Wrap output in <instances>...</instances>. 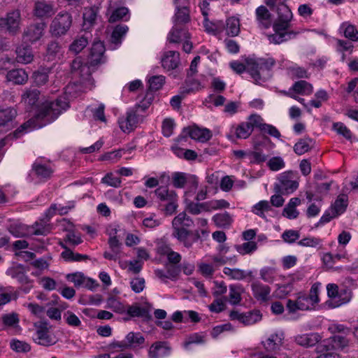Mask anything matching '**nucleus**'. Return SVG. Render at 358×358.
Instances as JSON below:
<instances>
[{
	"instance_id": "a211bd4d",
	"label": "nucleus",
	"mask_w": 358,
	"mask_h": 358,
	"mask_svg": "<svg viewBox=\"0 0 358 358\" xmlns=\"http://www.w3.org/2000/svg\"><path fill=\"white\" fill-rule=\"evenodd\" d=\"M255 117H258L257 114L250 115L247 122L240 123L235 129V135L237 138H248L252 133L254 128H257L253 122ZM257 121V119H255Z\"/></svg>"
},
{
	"instance_id": "a19ab883",
	"label": "nucleus",
	"mask_w": 358,
	"mask_h": 358,
	"mask_svg": "<svg viewBox=\"0 0 358 358\" xmlns=\"http://www.w3.org/2000/svg\"><path fill=\"white\" fill-rule=\"evenodd\" d=\"M53 7L50 3L45 1H37L34 5V15L38 17L50 16L52 14Z\"/></svg>"
},
{
	"instance_id": "5701e85b",
	"label": "nucleus",
	"mask_w": 358,
	"mask_h": 358,
	"mask_svg": "<svg viewBox=\"0 0 358 358\" xmlns=\"http://www.w3.org/2000/svg\"><path fill=\"white\" fill-rule=\"evenodd\" d=\"M161 62L163 68L168 71L176 69L180 62V53L173 50L167 51L164 52Z\"/></svg>"
},
{
	"instance_id": "c85d7f7f",
	"label": "nucleus",
	"mask_w": 358,
	"mask_h": 358,
	"mask_svg": "<svg viewBox=\"0 0 358 358\" xmlns=\"http://www.w3.org/2000/svg\"><path fill=\"white\" fill-rule=\"evenodd\" d=\"M8 273L11 278L17 279L22 285H29L33 282L25 274L24 266L22 264H18L15 267L11 268Z\"/></svg>"
},
{
	"instance_id": "ddd939ff",
	"label": "nucleus",
	"mask_w": 358,
	"mask_h": 358,
	"mask_svg": "<svg viewBox=\"0 0 358 358\" xmlns=\"http://www.w3.org/2000/svg\"><path fill=\"white\" fill-rule=\"evenodd\" d=\"M172 348L167 341H156L153 343L148 350L149 358H162L171 355Z\"/></svg>"
},
{
	"instance_id": "ea45409f",
	"label": "nucleus",
	"mask_w": 358,
	"mask_h": 358,
	"mask_svg": "<svg viewBox=\"0 0 358 358\" xmlns=\"http://www.w3.org/2000/svg\"><path fill=\"white\" fill-rule=\"evenodd\" d=\"M244 292L243 285L240 284H233L229 285V301L232 305H238L242 300L241 294Z\"/></svg>"
},
{
	"instance_id": "4be33fe9",
	"label": "nucleus",
	"mask_w": 358,
	"mask_h": 358,
	"mask_svg": "<svg viewBox=\"0 0 358 358\" xmlns=\"http://www.w3.org/2000/svg\"><path fill=\"white\" fill-rule=\"evenodd\" d=\"M254 118L255 120L257 119V121L254 120L253 122L257 125V128L263 134V139L270 141L268 137L264 136L266 134L277 138L280 137L281 135L278 129L271 124L264 123L263 118L259 115H258V117H255Z\"/></svg>"
},
{
	"instance_id": "79ce46f5",
	"label": "nucleus",
	"mask_w": 358,
	"mask_h": 358,
	"mask_svg": "<svg viewBox=\"0 0 358 358\" xmlns=\"http://www.w3.org/2000/svg\"><path fill=\"white\" fill-rule=\"evenodd\" d=\"M124 341L127 348H136L142 345L145 343V338L140 332H129L126 336Z\"/></svg>"
},
{
	"instance_id": "69168bd1",
	"label": "nucleus",
	"mask_w": 358,
	"mask_h": 358,
	"mask_svg": "<svg viewBox=\"0 0 358 358\" xmlns=\"http://www.w3.org/2000/svg\"><path fill=\"white\" fill-rule=\"evenodd\" d=\"M10 348L17 352H28L31 350V346L26 342L13 339L10 343Z\"/></svg>"
},
{
	"instance_id": "13d9d810",
	"label": "nucleus",
	"mask_w": 358,
	"mask_h": 358,
	"mask_svg": "<svg viewBox=\"0 0 358 358\" xmlns=\"http://www.w3.org/2000/svg\"><path fill=\"white\" fill-rule=\"evenodd\" d=\"M223 273L230 278L237 280H241L247 277L246 272L239 268H230L224 267Z\"/></svg>"
},
{
	"instance_id": "cd10ccee",
	"label": "nucleus",
	"mask_w": 358,
	"mask_h": 358,
	"mask_svg": "<svg viewBox=\"0 0 358 358\" xmlns=\"http://www.w3.org/2000/svg\"><path fill=\"white\" fill-rule=\"evenodd\" d=\"M322 343L329 346V350H343L348 346V340L345 336L334 335L328 339L323 340Z\"/></svg>"
},
{
	"instance_id": "5fc2aeb1",
	"label": "nucleus",
	"mask_w": 358,
	"mask_h": 358,
	"mask_svg": "<svg viewBox=\"0 0 358 358\" xmlns=\"http://www.w3.org/2000/svg\"><path fill=\"white\" fill-rule=\"evenodd\" d=\"M206 342V334L204 333H194L188 336L184 342V348L187 349L192 344H203Z\"/></svg>"
},
{
	"instance_id": "412c9836",
	"label": "nucleus",
	"mask_w": 358,
	"mask_h": 358,
	"mask_svg": "<svg viewBox=\"0 0 358 358\" xmlns=\"http://www.w3.org/2000/svg\"><path fill=\"white\" fill-rule=\"evenodd\" d=\"M200 234L198 230H179L177 233V240L183 244V245L189 248L193 243L197 242L200 239Z\"/></svg>"
},
{
	"instance_id": "3c124183",
	"label": "nucleus",
	"mask_w": 358,
	"mask_h": 358,
	"mask_svg": "<svg viewBox=\"0 0 358 358\" xmlns=\"http://www.w3.org/2000/svg\"><path fill=\"white\" fill-rule=\"evenodd\" d=\"M262 142L254 141L255 151L250 152L248 153V155L252 156L253 158V159L251 160V162L260 164L264 162L267 159V156L260 151V146L262 145Z\"/></svg>"
},
{
	"instance_id": "20e7f679",
	"label": "nucleus",
	"mask_w": 358,
	"mask_h": 358,
	"mask_svg": "<svg viewBox=\"0 0 358 358\" xmlns=\"http://www.w3.org/2000/svg\"><path fill=\"white\" fill-rule=\"evenodd\" d=\"M320 283H314L309 294L299 293L296 300L288 299L286 308L289 313H294L297 310H309L313 309L315 304L319 303Z\"/></svg>"
},
{
	"instance_id": "bb28decb",
	"label": "nucleus",
	"mask_w": 358,
	"mask_h": 358,
	"mask_svg": "<svg viewBox=\"0 0 358 358\" xmlns=\"http://www.w3.org/2000/svg\"><path fill=\"white\" fill-rule=\"evenodd\" d=\"M176 6V13L173 16V22L175 23V25L180 26L189 22L191 18L189 8L186 6L182 7L179 5Z\"/></svg>"
},
{
	"instance_id": "603ef678",
	"label": "nucleus",
	"mask_w": 358,
	"mask_h": 358,
	"mask_svg": "<svg viewBox=\"0 0 358 358\" xmlns=\"http://www.w3.org/2000/svg\"><path fill=\"white\" fill-rule=\"evenodd\" d=\"M106 307L111 309L115 313L120 314H122L126 312V307L124 305L114 296H110L107 299Z\"/></svg>"
},
{
	"instance_id": "4d7b16f0",
	"label": "nucleus",
	"mask_w": 358,
	"mask_h": 358,
	"mask_svg": "<svg viewBox=\"0 0 358 358\" xmlns=\"http://www.w3.org/2000/svg\"><path fill=\"white\" fill-rule=\"evenodd\" d=\"M40 92L36 90H28L22 95V98L29 106H35L39 99Z\"/></svg>"
},
{
	"instance_id": "aec40b11",
	"label": "nucleus",
	"mask_w": 358,
	"mask_h": 358,
	"mask_svg": "<svg viewBox=\"0 0 358 358\" xmlns=\"http://www.w3.org/2000/svg\"><path fill=\"white\" fill-rule=\"evenodd\" d=\"M98 19V8L95 7L85 8L83 13V30L87 31L91 30L96 24Z\"/></svg>"
},
{
	"instance_id": "c9c22d12",
	"label": "nucleus",
	"mask_w": 358,
	"mask_h": 358,
	"mask_svg": "<svg viewBox=\"0 0 358 358\" xmlns=\"http://www.w3.org/2000/svg\"><path fill=\"white\" fill-rule=\"evenodd\" d=\"M212 220L217 227L227 229L231 225L233 218L228 212L224 211L213 215Z\"/></svg>"
},
{
	"instance_id": "0eeeda50",
	"label": "nucleus",
	"mask_w": 358,
	"mask_h": 358,
	"mask_svg": "<svg viewBox=\"0 0 358 358\" xmlns=\"http://www.w3.org/2000/svg\"><path fill=\"white\" fill-rule=\"evenodd\" d=\"M21 21L20 10H11L7 12L4 17H0V31L11 36L17 35L20 30Z\"/></svg>"
},
{
	"instance_id": "c756f323",
	"label": "nucleus",
	"mask_w": 358,
	"mask_h": 358,
	"mask_svg": "<svg viewBox=\"0 0 358 358\" xmlns=\"http://www.w3.org/2000/svg\"><path fill=\"white\" fill-rule=\"evenodd\" d=\"M130 317H141L146 320L151 318L148 308L141 307L138 303H134L126 308V312Z\"/></svg>"
},
{
	"instance_id": "4468645a",
	"label": "nucleus",
	"mask_w": 358,
	"mask_h": 358,
	"mask_svg": "<svg viewBox=\"0 0 358 358\" xmlns=\"http://www.w3.org/2000/svg\"><path fill=\"white\" fill-rule=\"evenodd\" d=\"M137 110H130L127 112L125 118H120L118 123L120 129L124 132H130L137 127L140 117L137 114Z\"/></svg>"
},
{
	"instance_id": "393cba45",
	"label": "nucleus",
	"mask_w": 358,
	"mask_h": 358,
	"mask_svg": "<svg viewBox=\"0 0 358 358\" xmlns=\"http://www.w3.org/2000/svg\"><path fill=\"white\" fill-rule=\"evenodd\" d=\"M50 73V68L40 66L32 73L31 78L33 80V83L37 87L45 85L49 80V74Z\"/></svg>"
},
{
	"instance_id": "f03ea898",
	"label": "nucleus",
	"mask_w": 358,
	"mask_h": 358,
	"mask_svg": "<svg viewBox=\"0 0 358 358\" xmlns=\"http://www.w3.org/2000/svg\"><path fill=\"white\" fill-rule=\"evenodd\" d=\"M285 1V0H280L276 6L278 17L272 24L274 33L268 35L270 43L274 44H280L294 38L299 34L298 31L290 29L293 14Z\"/></svg>"
},
{
	"instance_id": "37998d69",
	"label": "nucleus",
	"mask_w": 358,
	"mask_h": 358,
	"mask_svg": "<svg viewBox=\"0 0 358 358\" xmlns=\"http://www.w3.org/2000/svg\"><path fill=\"white\" fill-rule=\"evenodd\" d=\"M155 195L157 199L162 202H169L177 198V194L175 191L169 190L167 187H159L155 190Z\"/></svg>"
},
{
	"instance_id": "338daca9",
	"label": "nucleus",
	"mask_w": 358,
	"mask_h": 358,
	"mask_svg": "<svg viewBox=\"0 0 358 358\" xmlns=\"http://www.w3.org/2000/svg\"><path fill=\"white\" fill-rule=\"evenodd\" d=\"M187 182L186 174L182 172H174L172 174V184L176 188H183Z\"/></svg>"
},
{
	"instance_id": "0e129e2a",
	"label": "nucleus",
	"mask_w": 358,
	"mask_h": 358,
	"mask_svg": "<svg viewBox=\"0 0 358 358\" xmlns=\"http://www.w3.org/2000/svg\"><path fill=\"white\" fill-rule=\"evenodd\" d=\"M149 89L150 91H157L162 87L165 83V77L164 76H153L149 80Z\"/></svg>"
},
{
	"instance_id": "8fccbe9b",
	"label": "nucleus",
	"mask_w": 358,
	"mask_h": 358,
	"mask_svg": "<svg viewBox=\"0 0 358 358\" xmlns=\"http://www.w3.org/2000/svg\"><path fill=\"white\" fill-rule=\"evenodd\" d=\"M227 34L230 36H238L240 32L239 20L235 17H231L226 21Z\"/></svg>"
},
{
	"instance_id": "6e6d98bb",
	"label": "nucleus",
	"mask_w": 358,
	"mask_h": 358,
	"mask_svg": "<svg viewBox=\"0 0 358 358\" xmlns=\"http://www.w3.org/2000/svg\"><path fill=\"white\" fill-rule=\"evenodd\" d=\"M298 245L303 247L318 248H321L322 240L314 236L306 237L298 242Z\"/></svg>"
},
{
	"instance_id": "680f3d73",
	"label": "nucleus",
	"mask_w": 358,
	"mask_h": 358,
	"mask_svg": "<svg viewBox=\"0 0 358 358\" xmlns=\"http://www.w3.org/2000/svg\"><path fill=\"white\" fill-rule=\"evenodd\" d=\"M61 48L62 46L59 43L55 41L49 42L46 48L48 60H53L56 57L57 55L60 52Z\"/></svg>"
},
{
	"instance_id": "dca6fc26",
	"label": "nucleus",
	"mask_w": 358,
	"mask_h": 358,
	"mask_svg": "<svg viewBox=\"0 0 358 358\" xmlns=\"http://www.w3.org/2000/svg\"><path fill=\"white\" fill-rule=\"evenodd\" d=\"M54 171L48 165L35 162L32 164L30 175L36 176L38 182H44L51 178Z\"/></svg>"
},
{
	"instance_id": "bf43d9fd",
	"label": "nucleus",
	"mask_w": 358,
	"mask_h": 358,
	"mask_svg": "<svg viewBox=\"0 0 358 358\" xmlns=\"http://www.w3.org/2000/svg\"><path fill=\"white\" fill-rule=\"evenodd\" d=\"M236 251L242 255L250 254L257 248V243L253 241H248L241 245H235Z\"/></svg>"
},
{
	"instance_id": "6e6552de",
	"label": "nucleus",
	"mask_w": 358,
	"mask_h": 358,
	"mask_svg": "<svg viewBox=\"0 0 358 358\" xmlns=\"http://www.w3.org/2000/svg\"><path fill=\"white\" fill-rule=\"evenodd\" d=\"M296 173L292 171L281 173L278 178L279 183L275 184V193L289 194L294 192L299 187V182L294 180Z\"/></svg>"
},
{
	"instance_id": "423d86ee",
	"label": "nucleus",
	"mask_w": 358,
	"mask_h": 358,
	"mask_svg": "<svg viewBox=\"0 0 358 358\" xmlns=\"http://www.w3.org/2000/svg\"><path fill=\"white\" fill-rule=\"evenodd\" d=\"M73 23V17L67 11L59 12L52 20L50 25V33L54 37L65 36L70 30Z\"/></svg>"
},
{
	"instance_id": "7ed1b4c3",
	"label": "nucleus",
	"mask_w": 358,
	"mask_h": 358,
	"mask_svg": "<svg viewBox=\"0 0 358 358\" xmlns=\"http://www.w3.org/2000/svg\"><path fill=\"white\" fill-rule=\"evenodd\" d=\"M105 46L103 42L98 41L92 43L90 52L86 62H83L81 57H76L71 63L73 72H78L81 78L87 80L92 74L91 69L104 62L103 55Z\"/></svg>"
},
{
	"instance_id": "7c9ffc66",
	"label": "nucleus",
	"mask_w": 358,
	"mask_h": 358,
	"mask_svg": "<svg viewBox=\"0 0 358 358\" xmlns=\"http://www.w3.org/2000/svg\"><path fill=\"white\" fill-rule=\"evenodd\" d=\"M283 339L282 334H273L266 341L262 342L264 349L267 352H274L279 350Z\"/></svg>"
},
{
	"instance_id": "6ab92c4d",
	"label": "nucleus",
	"mask_w": 358,
	"mask_h": 358,
	"mask_svg": "<svg viewBox=\"0 0 358 358\" xmlns=\"http://www.w3.org/2000/svg\"><path fill=\"white\" fill-rule=\"evenodd\" d=\"M322 336L319 333L312 332L297 335L295 336L294 341L299 345L308 348L316 345H317L322 341Z\"/></svg>"
},
{
	"instance_id": "f704fd0d",
	"label": "nucleus",
	"mask_w": 358,
	"mask_h": 358,
	"mask_svg": "<svg viewBox=\"0 0 358 358\" xmlns=\"http://www.w3.org/2000/svg\"><path fill=\"white\" fill-rule=\"evenodd\" d=\"M17 116V110L12 107L0 109V127L12 125Z\"/></svg>"
},
{
	"instance_id": "052dcab7",
	"label": "nucleus",
	"mask_w": 358,
	"mask_h": 358,
	"mask_svg": "<svg viewBox=\"0 0 358 358\" xmlns=\"http://www.w3.org/2000/svg\"><path fill=\"white\" fill-rule=\"evenodd\" d=\"M352 296V292L350 289L347 287L339 289V292L337 296L338 301H336V304L333 307H338L342 304H345L350 301Z\"/></svg>"
},
{
	"instance_id": "b1692460",
	"label": "nucleus",
	"mask_w": 358,
	"mask_h": 358,
	"mask_svg": "<svg viewBox=\"0 0 358 358\" xmlns=\"http://www.w3.org/2000/svg\"><path fill=\"white\" fill-rule=\"evenodd\" d=\"M182 39H190L189 33L185 28L175 25L168 34V41L171 43H180Z\"/></svg>"
},
{
	"instance_id": "a878e982",
	"label": "nucleus",
	"mask_w": 358,
	"mask_h": 358,
	"mask_svg": "<svg viewBox=\"0 0 358 358\" xmlns=\"http://www.w3.org/2000/svg\"><path fill=\"white\" fill-rule=\"evenodd\" d=\"M256 17L260 28L268 29L271 26V14L265 6H260L256 9Z\"/></svg>"
},
{
	"instance_id": "864d4df0",
	"label": "nucleus",
	"mask_w": 358,
	"mask_h": 358,
	"mask_svg": "<svg viewBox=\"0 0 358 358\" xmlns=\"http://www.w3.org/2000/svg\"><path fill=\"white\" fill-rule=\"evenodd\" d=\"M8 231L15 237H24L28 234L27 227L21 223L11 224L8 227Z\"/></svg>"
},
{
	"instance_id": "e433bc0d",
	"label": "nucleus",
	"mask_w": 358,
	"mask_h": 358,
	"mask_svg": "<svg viewBox=\"0 0 358 358\" xmlns=\"http://www.w3.org/2000/svg\"><path fill=\"white\" fill-rule=\"evenodd\" d=\"M130 17L129 10L127 7H118L114 9L109 18L108 22L110 23H115L118 21H127Z\"/></svg>"
},
{
	"instance_id": "58836bf2",
	"label": "nucleus",
	"mask_w": 358,
	"mask_h": 358,
	"mask_svg": "<svg viewBox=\"0 0 358 358\" xmlns=\"http://www.w3.org/2000/svg\"><path fill=\"white\" fill-rule=\"evenodd\" d=\"M348 196L340 194L331 206V211L334 213V216H338L343 213L348 205Z\"/></svg>"
},
{
	"instance_id": "a18cd8bd",
	"label": "nucleus",
	"mask_w": 358,
	"mask_h": 358,
	"mask_svg": "<svg viewBox=\"0 0 358 358\" xmlns=\"http://www.w3.org/2000/svg\"><path fill=\"white\" fill-rule=\"evenodd\" d=\"M89 43V37L83 35L76 38L69 45V51L74 54L80 52Z\"/></svg>"
},
{
	"instance_id": "c03bdc74",
	"label": "nucleus",
	"mask_w": 358,
	"mask_h": 358,
	"mask_svg": "<svg viewBox=\"0 0 358 358\" xmlns=\"http://www.w3.org/2000/svg\"><path fill=\"white\" fill-rule=\"evenodd\" d=\"M129 28L125 24H117L113 29V31L110 36V41L112 43L115 45L120 44L122 43V38L127 33Z\"/></svg>"
},
{
	"instance_id": "f8f14e48",
	"label": "nucleus",
	"mask_w": 358,
	"mask_h": 358,
	"mask_svg": "<svg viewBox=\"0 0 358 358\" xmlns=\"http://www.w3.org/2000/svg\"><path fill=\"white\" fill-rule=\"evenodd\" d=\"M182 134L185 136L180 135L178 139L186 138L188 135L191 138L198 141L201 143H205L209 141L212 137V132L210 129L204 128L200 129L198 127H185L182 130Z\"/></svg>"
},
{
	"instance_id": "2eb2a0df",
	"label": "nucleus",
	"mask_w": 358,
	"mask_h": 358,
	"mask_svg": "<svg viewBox=\"0 0 358 358\" xmlns=\"http://www.w3.org/2000/svg\"><path fill=\"white\" fill-rule=\"evenodd\" d=\"M194 225V221L192 219L187 215L185 212L180 213L176 216L172 221L173 233L172 236L177 239V233L179 230H188Z\"/></svg>"
},
{
	"instance_id": "774afa93",
	"label": "nucleus",
	"mask_w": 358,
	"mask_h": 358,
	"mask_svg": "<svg viewBox=\"0 0 358 358\" xmlns=\"http://www.w3.org/2000/svg\"><path fill=\"white\" fill-rule=\"evenodd\" d=\"M20 322L19 315L16 313L2 315V322L6 327H16Z\"/></svg>"
},
{
	"instance_id": "f257e3e1",
	"label": "nucleus",
	"mask_w": 358,
	"mask_h": 358,
	"mask_svg": "<svg viewBox=\"0 0 358 358\" xmlns=\"http://www.w3.org/2000/svg\"><path fill=\"white\" fill-rule=\"evenodd\" d=\"M69 108L70 102L65 95L59 96L54 101H46L40 106L32 119L23 123L13 132L14 138H20L29 128H41L54 122Z\"/></svg>"
},
{
	"instance_id": "de8ad7c7",
	"label": "nucleus",
	"mask_w": 358,
	"mask_h": 358,
	"mask_svg": "<svg viewBox=\"0 0 358 358\" xmlns=\"http://www.w3.org/2000/svg\"><path fill=\"white\" fill-rule=\"evenodd\" d=\"M315 352L319 355L315 358H340L338 354L331 352L329 346L322 342L316 345Z\"/></svg>"
},
{
	"instance_id": "9d476101",
	"label": "nucleus",
	"mask_w": 358,
	"mask_h": 358,
	"mask_svg": "<svg viewBox=\"0 0 358 358\" xmlns=\"http://www.w3.org/2000/svg\"><path fill=\"white\" fill-rule=\"evenodd\" d=\"M46 27V23L42 21L29 24L22 34L23 41L34 43L39 41L43 36Z\"/></svg>"
},
{
	"instance_id": "09e8293b",
	"label": "nucleus",
	"mask_w": 358,
	"mask_h": 358,
	"mask_svg": "<svg viewBox=\"0 0 358 358\" xmlns=\"http://www.w3.org/2000/svg\"><path fill=\"white\" fill-rule=\"evenodd\" d=\"M299 94H309L313 92V86L306 80H299L294 83L290 89Z\"/></svg>"
},
{
	"instance_id": "473e14b6",
	"label": "nucleus",
	"mask_w": 358,
	"mask_h": 358,
	"mask_svg": "<svg viewBox=\"0 0 358 358\" xmlns=\"http://www.w3.org/2000/svg\"><path fill=\"white\" fill-rule=\"evenodd\" d=\"M201 88L202 87L199 80L187 75L184 85L180 87V92L182 94H189L192 92L199 91Z\"/></svg>"
},
{
	"instance_id": "72a5a7b5",
	"label": "nucleus",
	"mask_w": 358,
	"mask_h": 358,
	"mask_svg": "<svg viewBox=\"0 0 358 358\" xmlns=\"http://www.w3.org/2000/svg\"><path fill=\"white\" fill-rule=\"evenodd\" d=\"M16 60L19 63L29 64L34 58L31 48L29 45H21L16 49Z\"/></svg>"
},
{
	"instance_id": "39448f33",
	"label": "nucleus",
	"mask_w": 358,
	"mask_h": 358,
	"mask_svg": "<svg viewBox=\"0 0 358 358\" xmlns=\"http://www.w3.org/2000/svg\"><path fill=\"white\" fill-rule=\"evenodd\" d=\"M246 64L247 71L256 82H258L269 76L275 61L272 58L249 59L246 60Z\"/></svg>"
},
{
	"instance_id": "4c0bfd02",
	"label": "nucleus",
	"mask_w": 358,
	"mask_h": 358,
	"mask_svg": "<svg viewBox=\"0 0 358 358\" xmlns=\"http://www.w3.org/2000/svg\"><path fill=\"white\" fill-rule=\"evenodd\" d=\"M314 144L313 140L310 137L300 138L294 146V151L298 155H302L311 150Z\"/></svg>"
},
{
	"instance_id": "2f4dec72",
	"label": "nucleus",
	"mask_w": 358,
	"mask_h": 358,
	"mask_svg": "<svg viewBox=\"0 0 358 358\" xmlns=\"http://www.w3.org/2000/svg\"><path fill=\"white\" fill-rule=\"evenodd\" d=\"M6 78L14 84L22 85L27 81L28 74L22 69H14L7 73Z\"/></svg>"
},
{
	"instance_id": "f3484780",
	"label": "nucleus",
	"mask_w": 358,
	"mask_h": 358,
	"mask_svg": "<svg viewBox=\"0 0 358 358\" xmlns=\"http://www.w3.org/2000/svg\"><path fill=\"white\" fill-rule=\"evenodd\" d=\"M251 289L253 296L257 301L266 303L271 299V288L268 285L257 280L252 283Z\"/></svg>"
},
{
	"instance_id": "1a4fd4ad",
	"label": "nucleus",
	"mask_w": 358,
	"mask_h": 358,
	"mask_svg": "<svg viewBox=\"0 0 358 358\" xmlns=\"http://www.w3.org/2000/svg\"><path fill=\"white\" fill-rule=\"evenodd\" d=\"M281 193H276L271 197V203L268 201H260L257 203H256L252 208V213L255 215L261 217L262 218L266 219L265 212H268L273 210V208L271 206L275 207H281L284 202L285 199L281 196Z\"/></svg>"
},
{
	"instance_id": "49530a36",
	"label": "nucleus",
	"mask_w": 358,
	"mask_h": 358,
	"mask_svg": "<svg viewBox=\"0 0 358 358\" xmlns=\"http://www.w3.org/2000/svg\"><path fill=\"white\" fill-rule=\"evenodd\" d=\"M242 323L244 325H252L260 321L262 315L259 310H252L247 313H243Z\"/></svg>"
},
{
	"instance_id": "e2e57ef3",
	"label": "nucleus",
	"mask_w": 358,
	"mask_h": 358,
	"mask_svg": "<svg viewBox=\"0 0 358 358\" xmlns=\"http://www.w3.org/2000/svg\"><path fill=\"white\" fill-rule=\"evenodd\" d=\"M34 229L32 234L36 236H46L51 231L50 224L36 222L31 227Z\"/></svg>"
},
{
	"instance_id": "9b49d317",
	"label": "nucleus",
	"mask_w": 358,
	"mask_h": 358,
	"mask_svg": "<svg viewBox=\"0 0 358 358\" xmlns=\"http://www.w3.org/2000/svg\"><path fill=\"white\" fill-rule=\"evenodd\" d=\"M48 323L47 321H40L34 324L36 328L34 341L36 343L45 347L52 345L55 343L53 338L49 334Z\"/></svg>"
}]
</instances>
